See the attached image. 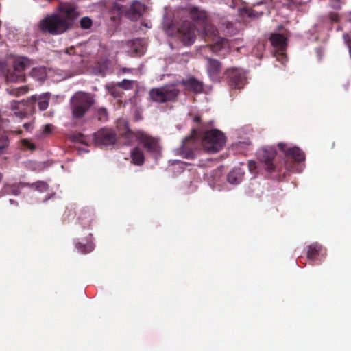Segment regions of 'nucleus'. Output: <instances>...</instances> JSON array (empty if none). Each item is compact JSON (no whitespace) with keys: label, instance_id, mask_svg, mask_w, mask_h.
<instances>
[{"label":"nucleus","instance_id":"f257e3e1","mask_svg":"<svg viewBox=\"0 0 351 351\" xmlns=\"http://www.w3.org/2000/svg\"><path fill=\"white\" fill-rule=\"evenodd\" d=\"M75 16V8L69 3L59 6V13L53 14L41 20L38 24L42 32L57 35L66 32Z\"/></svg>","mask_w":351,"mask_h":351},{"label":"nucleus","instance_id":"f03ea898","mask_svg":"<svg viewBox=\"0 0 351 351\" xmlns=\"http://www.w3.org/2000/svg\"><path fill=\"white\" fill-rule=\"evenodd\" d=\"M191 17L193 21V24L192 25L191 22H184L180 29L181 38L184 45H191L194 43L196 28L199 25L204 27V33L206 36L216 35V28L206 23V15L204 12H199L196 8L192 9Z\"/></svg>","mask_w":351,"mask_h":351},{"label":"nucleus","instance_id":"7ed1b4c3","mask_svg":"<svg viewBox=\"0 0 351 351\" xmlns=\"http://www.w3.org/2000/svg\"><path fill=\"white\" fill-rule=\"evenodd\" d=\"M33 64V62L25 57L10 56L7 62L0 63V73L7 82H16L23 81V72Z\"/></svg>","mask_w":351,"mask_h":351},{"label":"nucleus","instance_id":"20e7f679","mask_svg":"<svg viewBox=\"0 0 351 351\" xmlns=\"http://www.w3.org/2000/svg\"><path fill=\"white\" fill-rule=\"evenodd\" d=\"M117 130L119 134L121 136H125L128 140V144L131 143L134 139H136L149 152L157 154L160 150L158 138H154L144 132H132L128 128L126 121L123 119L118 121Z\"/></svg>","mask_w":351,"mask_h":351},{"label":"nucleus","instance_id":"39448f33","mask_svg":"<svg viewBox=\"0 0 351 351\" xmlns=\"http://www.w3.org/2000/svg\"><path fill=\"white\" fill-rule=\"evenodd\" d=\"M226 137L223 132L217 129L206 132L202 137V144L208 153L220 151L224 146Z\"/></svg>","mask_w":351,"mask_h":351},{"label":"nucleus","instance_id":"423d86ee","mask_svg":"<svg viewBox=\"0 0 351 351\" xmlns=\"http://www.w3.org/2000/svg\"><path fill=\"white\" fill-rule=\"evenodd\" d=\"M93 104L91 97L85 93H75L71 99L73 116L75 118L82 117Z\"/></svg>","mask_w":351,"mask_h":351},{"label":"nucleus","instance_id":"0eeeda50","mask_svg":"<svg viewBox=\"0 0 351 351\" xmlns=\"http://www.w3.org/2000/svg\"><path fill=\"white\" fill-rule=\"evenodd\" d=\"M178 93L179 90L176 85L170 84L151 89L149 96L153 101L165 103L175 99Z\"/></svg>","mask_w":351,"mask_h":351},{"label":"nucleus","instance_id":"6e6552de","mask_svg":"<svg viewBox=\"0 0 351 351\" xmlns=\"http://www.w3.org/2000/svg\"><path fill=\"white\" fill-rule=\"evenodd\" d=\"M226 74L228 83L232 88H242L246 84V76L244 71L239 69H230Z\"/></svg>","mask_w":351,"mask_h":351},{"label":"nucleus","instance_id":"1a4fd4ad","mask_svg":"<svg viewBox=\"0 0 351 351\" xmlns=\"http://www.w3.org/2000/svg\"><path fill=\"white\" fill-rule=\"evenodd\" d=\"M93 139L98 145H111L114 144L116 136L112 130L103 128L93 134Z\"/></svg>","mask_w":351,"mask_h":351},{"label":"nucleus","instance_id":"9d476101","mask_svg":"<svg viewBox=\"0 0 351 351\" xmlns=\"http://www.w3.org/2000/svg\"><path fill=\"white\" fill-rule=\"evenodd\" d=\"M270 41L272 46L278 51L276 54L277 60L284 64L287 59L283 53L286 47V38L280 34H273L270 36Z\"/></svg>","mask_w":351,"mask_h":351},{"label":"nucleus","instance_id":"9b49d317","mask_svg":"<svg viewBox=\"0 0 351 351\" xmlns=\"http://www.w3.org/2000/svg\"><path fill=\"white\" fill-rule=\"evenodd\" d=\"M275 155L276 151L273 147L261 149L257 153L259 160L265 164L266 169L269 172H272L275 170L274 165L271 163Z\"/></svg>","mask_w":351,"mask_h":351},{"label":"nucleus","instance_id":"f8f14e48","mask_svg":"<svg viewBox=\"0 0 351 351\" xmlns=\"http://www.w3.org/2000/svg\"><path fill=\"white\" fill-rule=\"evenodd\" d=\"M278 146L286 155L291 156L297 161H302L305 158L304 154L298 147H293L287 149V145L283 143H278Z\"/></svg>","mask_w":351,"mask_h":351},{"label":"nucleus","instance_id":"ddd939ff","mask_svg":"<svg viewBox=\"0 0 351 351\" xmlns=\"http://www.w3.org/2000/svg\"><path fill=\"white\" fill-rule=\"evenodd\" d=\"M208 48H210L214 53L220 56H225L230 51L229 41L224 38H221L212 46L208 47Z\"/></svg>","mask_w":351,"mask_h":351},{"label":"nucleus","instance_id":"4468645a","mask_svg":"<svg viewBox=\"0 0 351 351\" xmlns=\"http://www.w3.org/2000/svg\"><path fill=\"white\" fill-rule=\"evenodd\" d=\"M181 83L186 90L195 93H201L203 90L202 83L193 77L182 81Z\"/></svg>","mask_w":351,"mask_h":351},{"label":"nucleus","instance_id":"2eb2a0df","mask_svg":"<svg viewBox=\"0 0 351 351\" xmlns=\"http://www.w3.org/2000/svg\"><path fill=\"white\" fill-rule=\"evenodd\" d=\"M145 10V6L139 1H134L130 5L128 12V16L132 20L138 19L143 14Z\"/></svg>","mask_w":351,"mask_h":351},{"label":"nucleus","instance_id":"dca6fc26","mask_svg":"<svg viewBox=\"0 0 351 351\" xmlns=\"http://www.w3.org/2000/svg\"><path fill=\"white\" fill-rule=\"evenodd\" d=\"M208 73L213 81H219L221 64L219 61L213 59H208Z\"/></svg>","mask_w":351,"mask_h":351},{"label":"nucleus","instance_id":"f3484780","mask_svg":"<svg viewBox=\"0 0 351 351\" xmlns=\"http://www.w3.org/2000/svg\"><path fill=\"white\" fill-rule=\"evenodd\" d=\"M27 104L23 101H13L11 103L12 110L14 111V114L16 117L19 119L24 118L27 114L25 106Z\"/></svg>","mask_w":351,"mask_h":351},{"label":"nucleus","instance_id":"a211bd4d","mask_svg":"<svg viewBox=\"0 0 351 351\" xmlns=\"http://www.w3.org/2000/svg\"><path fill=\"white\" fill-rule=\"evenodd\" d=\"M243 171L240 168L234 169L228 175V181L232 184L241 182L243 178Z\"/></svg>","mask_w":351,"mask_h":351},{"label":"nucleus","instance_id":"6ab92c4d","mask_svg":"<svg viewBox=\"0 0 351 351\" xmlns=\"http://www.w3.org/2000/svg\"><path fill=\"white\" fill-rule=\"evenodd\" d=\"M131 158L133 163L136 165H141L145 160L144 155L143 152L138 148L134 149L131 153Z\"/></svg>","mask_w":351,"mask_h":351},{"label":"nucleus","instance_id":"aec40b11","mask_svg":"<svg viewBox=\"0 0 351 351\" xmlns=\"http://www.w3.org/2000/svg\"><path fill=\"white\" fill-rule=\"evenodd\" d=\"M31 75L37 80L43 81L47 77L46 69L43 66L34 68L31 71Z\"/></svg>","mask_w":351,"mask_h":351},{"label":"nucleus","instance_id":"412c9836","mask_svg":"<svg viewBox=\"0 0 351 351\" xmlns=\"http://www.w3.org/2000/svg\"><path fill=\"white\" fill-rule=\"evenodd\" d=\"M50 95L49 93L40 95L38 98V105L40 110H45L48 108Z\"/></svg>","mask_w":351,"mask_h":351},{"label":"nucleus","instance_id":"4be33fe9","mask_svg":"<svg viewBox=\"0 0 351 351\" xmlns=\"http://www.w3.org/2000/svg\"><path fill=\"white\" fill-rule=\"evenodd\" d=\"M322 250V247L317 243H313L309 246L308 251V257L310 259H315V256L318 254Z\"/></svg>","mask_w":351,"mask_h":351},{"label":"nucleus","instance_id":"5701e85b","mask_svg":"<svg viewBox=\"0 0 351 351\" xmlns=\"http://www.w3.org/2000/svg\"><path fill=\"white\" fill-rule=\"evenodd\" d=\"M75 247L79 252L82 254L89 253L94 249V245L93 243H88L86 245H82L81 243H77Z\"/></svg>","mask_w":351,"mask_h":351},{"label":"nucleus","instance_id":"b1692460","mask_svg":"<svg viewBox=\"0 0 351 351\" xmlns=\"http://www.w3.org/2000/svg\"><path fill=\"white\" fill-rule=\"evenodd\" d=\"M7 90L10 95L19 96L27 93L28 88L26 86H22L17 88H8Z\"/></svg>","mask_w":351,"mask_h":351},{"label":"nucleus","instance_id":"393cba45","mask_svg":"<svg viewBox=\"0 0 351 351\" xmlns=\"http://www.w3.org/2000/svg\"><path fill=\"white\" fill-rule=\"evenodd\" d=\"M134 83L133 80H123L118 84V86L125 90H130L133 88Z\"/></svg>","mask_w":351,"mask_h":351},{"label":"nucleus","instance_id":"a878e982","mask_svg":"<svg viewBox=\"0 0 351 351\" xmlns=\"http://www.w3.org/2000/svg\"><path fill=\"white\" fill-rule=\"evenodd\" d=\"M97 117L98 119L101 121H106L108 118V113L106 109L104 108H99L97 112Z\"/></svg>","mask_w":351,"mask_h":351},{"label":"nucleus","instance_id":"bb28decb","mask_svg":"<svg viewBox=\"0 0 351 351\" xmlns=\"http://www.w3.org/2000/svg\"><path fill=\"white\" fill-rule=\"evenodd\" d=\"M81 27L83 29H88L92 25V21L88 17H84L80 21Z\"/></svg>","mask_w":351,"mask_h":351},{"label":"nucleus","instance_id":"cd10ccee","mask_svg":"<svg viewBox=\"0 0 351 351\" xmlns=\"http://www.w3.org/2000/svg\"><path fill=\"white\" fill-rule=\"evenodd\" d=\"M36 188L38 191L40 192L46 191L48 189V185L46 182L40 181L35 184Z\"/></svg>","mask_w":351,"mask_h":351},{"label":"nucleus","instance_id":"c85d7f7f","mask_svg":"<svg viewBox=\"0 0 351 351\" xmlns=\"http://www.w3.org/2000/svg\"><path fill=\"white\" fill-rule=\"evenodd\" d=\"M22 144L24 147L31 149V150L34 149V148H35L34 145L32 142H30L26 139H24L22 141Z\"/></svg>","mask_w":351,"mask_h":351},{"label":"nucleus","instance_id":"c756f323","mask_svg":"<svg viewBox=\"0 0 351 351\" xmlns=\"http://www.w3.org/2000/svg\"><path fill=\"white\" fill-rule=\"evenodd\" d=\"M248 167H249V170L250 171L253 173V174H256V162L254 161H250L249 162V164H248Z\"/></svg>","mask_w":351,"mask_h":351},{"label":"nucleus","instance_id":"7c9ffc66","mask_svg":"<svg viewBox=\"0 0 351 351\" xmlns=\"http://www.w3.org/2000/svg\"><path fill=\"white\" fill-rule=\"evenodd\" d=\"M2 145H0V154L3 152V149H4L8 145V140L6 136H3L2 138Z\"/></svg>","mask_w":351,"mask_h":351},{"label":"nucleus","instance_id":"2f4dec72","mask_svg":"<svg viewBox=\"0 0 351 351\" xmlns=\"http://www.w3.org/2000/svg\"><path fill=\"white\" fill-rule=\"evenodd\" d=\"M340 0H331L330 4L332 8L335 9H339L341 7V4L339 3Z\"/></svg>","mask_w":351,"mask_h":351},{"label":"nucleus","instance_id":"473e14b6","mask_svg":"<svg viewBox=\"0 0 351 351\" xmlns=\"http://www.w3.org/2000/svg\"><path fill=\"white\" fill-rule=\"evenodd\" d=\"M52 130V125L50 124L45 125L43 129V133L49 134Z\"/></svg>","mask_w":351,"mask_h":351},{"label":"nucleus","instance_id":"72a5a7b5","mask_svg":"<svg viewBox=\"0 0 351 351\" xmlns=\"http://www.w3.org/2000/svg\"><path fill=\"white\" fill-rule=\"evenodd\" d=\"M197 138V134L196 131L195 130H193L191 136H189V138H186V139H184V143L185 141H189V139H192V138L196 139Z\"/></svg>","mask_w":351,"mask_h":351},{"label":"nucleus","instance_id":"f704fd0d","mask_svg":"<svg viewBox=\"0 0 351 351\" xmlns=\"http://www.w3.org/2000/svg\"><path fill=\"white\" fill-rule=\"evenodd\" d=\"M330 19L332 21H337L339 20V15L336 13H331L330 14Z\"/></svg>","mask_w":351,"mask_h":351},{"label":"nucleus","instance_id":"c9c22d12","mask_svg":"<svg viewBox=\"0 0 351 351\" xmlns=\"http://www.w3.org/2000/svg\"><path fill=\"white\" fill-rule=\"evenodd\" d=\"M23 127L26 130H31L33 128L32 123H25L23 124Z\"/></svg>","mask_w":351,"mask_h":351},{"label":"nucleus","instance_id":"e433bc0d","mask_svg":"<svg viewBox=\"0 0 351 351\" xmlns=\"http://www.w3.org/2000/svg\"><path fill=\"white\" fill-rule=\"evenodd\" d=\"M110 94L115 97H119V94H117L116 91H114L113 88H112V90H110Z\"/></svg>","mask_w":351,"mask_h":351},{"label":"nucleus","instance_id":"4c0bfd02","mask_svg":"<svg viewBox=\"0 0 351 351\" xmlns=\"http://www.w3.org/2000/svg\"><path fill=\"white\" fill-rule=\"evenodd\" d=\"M132 43L135 46H138L141 45V41L139 40H134Z\"/></svg>","mask_w":351,"mask_h":351},{"label":"nucleus","instance_id":"58836bf2","mask_svg":"<svg viewBox=\"0 0 351 351\" xmlns=\"http://www.w3.org/2000/svg\"><path fill=\"white\" fill-rule=\"evenodd\" d=\"M134 51L136 53H140L141 55L143 54V50H141V49H138L137 48H135L134 49Z\"/></svg>","mask_w":351,"mask_h":351},{"label":"nucleus","instance_id":"ea45409f","mask_svg":"<svg viewBox=\"0 0 351 351\" xmlns=\"http://www.w3.org/2000/svg\"><path fill=\"white\" fill-rule=\"evenodd\" d=\"M73 48H71L70 49H67L65 51L64 53L65 54H71V51H73Z\"/></svg>","mask_w":351,"mask_h":351},{"label":"nucleus","instance_id":"a19ab883","mask_svg":"<svg viewBox=\"0 0 351 351\" xmlns=\"http://www.w3.org/2000/svg\"><path fill=\"white\" fill-rule=\"evenodd\" d=\"M199 120H200L199 117H198V116H195V117H194V121H195V122H199Z\"/></svg>","mask_w":351,"mask_h":351},{"label":"nucleus","instance_id":"79ce46f5","mask_svg":"<svg viewBox=\"0 0 351 351\" xmlns=\"http://www.w3.org/2000/svg\"><path fill=\"white\" fill-rule=\"evenodd\" d=\"M2 178H3V175L1 173H0V182H1L2 180Z\"/></svg>","mask_w":351,"mask_h":351},{"label":"nucleus","instance_id":"37998d69","mask_svg":"<svg viewBox=\"0 0 351 351\" xmlns=\"http://www.w3.org/2000/svg\"><path fill=\"white\" fill-rule=\"evenodd\" d=\"M80 58H81V57H80V56H77V57H76V59H80Z\"/></svg>","mask_w":351,"mask_h":351},{"label":"nucleus","instance_id":"c03bdc74","mask_svg":"<svg viewBox=\"0 0 351 351\" xmlns=\"http://www.w3.org/2000/svg\"><path fill=\"white\" fill-rule=\"evenodd\" d=\"M350 52L351 53V49H350Z\"/></svg>","mask_w":351,"mask_h":351}]
</instances>
